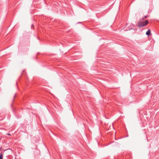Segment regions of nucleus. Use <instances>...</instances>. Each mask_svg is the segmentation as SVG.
I'll use <instances>...</instances> for the list:
<instances>
[{
    "instance_id": "0eeeda50",
    "label": "nucleus",
    "mask_w": 159,
    "mask_h": 159,
    "mask_svg": "<svg viewBox=\"0 0 159 159\" xmlns=\"http://www.w3.org/2000/svg\"><path fill=\"white\" fill-rule=\"evenodd\" d=\"M33 26V25H32V26Z\"/></svg>"
},
{
    "instance_id": "423d86ee",
    "label": "nucleus",
    "mask_w": 159,
    "mask_h": 159,
    "mask_svg": "<svg viewBox=\"0 0 159 159\" xmlns=\"http://www.w3.org/2000/svg\"><path fill=\"white\" fill-rule=\"evenodd\" d=\"M7 135H11V134L8 133L7 134Z\"/></svg>"
},
{
    "instance_id": "39448f33",
    "label": "nucleus",
    "mask_w": 159,
    "mask_h": 159,
    "mask_svg": "<svg viewBox=\"0 0 159 159\" xmlns=\"http://www.w3.org/2000/svg\"><path fill=\"white\" fill-rule=\"evenodd\" d=\"M147 17L146 16H145L144 17H143V19H144H144H145V18H146Z\"/></svg>"
},
{
    "instance_id": "20e7f679",
    "label": "nucleus",
    "mask_w": 159,
    "mask_h": 159,
    "mask_svg": "<svg viewBox=\"0 0 159 159\" xmlns=\"http://www.w3.org/2000/svg\"><path fill=\"white\" fill-rule=\"evenodd\" d=\"M3 154L1 153L0 154V159H3Z\"/></svg>"
},
{
    "instance_id": "f257e3e1",
    "label": "nucleus",
    "mask_w": 159,
    "mask_h": 159,
    "mask_svg": "<svg viewBox=\"0 0 159 159\" xmlns=\"http://www.w3.org/2000/svg\"><path fill=\"white\" fill-rule=\"evenodd\" d=\"M149 23L148 20H146L143 21V20H140L138 21L137 23V26L139 27L145 26Z\"/></svg>"
},
{
    "instance_id": "f03ea898",
    "label": "nucleus",
    "mask_w": 159,
    "mask_h": 159,
    "mask_svg": "<svg viewBox=\"0 0 159 159\" xmlns=\"http://www.w3.org/2000/svg\"><path fill=\"white\" fill-rule=\"evenodd\" d=\"M128 24H127L126 25V27H126V30H129L131 29H132L133 27H134V25H131L130 27L128 26Z\"/></svg>"
},
{
    "instance_id": "7ed1b4c3",
    "label": "nucleus",
    "mask_w": 159,
    "mask_h": 159,
    "mask_svg": "<svg viewBox=\"0 0 159 159\" xmlns=\"http://www.w3.org/2000/svg\"><path fill=\"white\" fill-rule=\"evenodd\" d=\"M151 34V30L150 29L148 30L147 31L146 33V34L148 36L150 35Z\"/></svg>"
},
{
    "instance_id": "6e6552de",
    "label": "nucleus",
    "mask_w": 159,
    "mask_h": 159,
    "mask_svg": "<svg viewBox=\"0 0 159 159\" xmlns=\"http://www.w3.org/2000/svg\"><path fill=\"white\" fill-rule=\"evenodd\" d=\"M15 159H16V158H15Z\"/></svg>"
}]
</instances>
